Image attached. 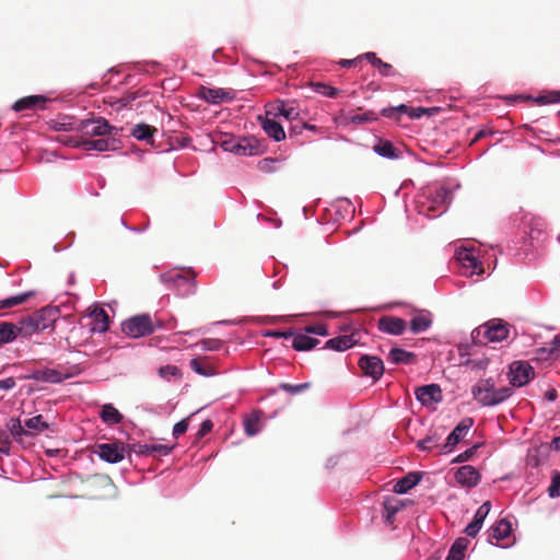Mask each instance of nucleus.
<instances>
[{
	"instance_id": "nucleus-55",
	"label": "nucleus",
	"mask_w": 560,
	"mask_h": 560,
	"mask_svg": "<svg viewBox=\"0 0 560 560\" xmlns=\"http://www.w3.org/2000/svg\"><path fill=\"white\" fill-rule=\"evenodd\" d=\"M277 163L278 160L267 158L258 162V168L262 172H271L276 170Z\"/></svg>"
},
{
	"instance_id": "nucleus-11",
	"label": "nucleus",
	"mask_w": 560,
	"mask_h": 560,
	"mask_svg": "<svg viewBox=\"0 0 560 560\" xmlns=\"http://www.w3.org/2000/svg\"><path fill=\"white\" fill-rule=\"evenodd\" d=\"M377 328L382 332L400 336L407 329V322L400 317L385 315L378 318Z\"/></svg>"
},
{
	"instance_id": "nucleus-20",
	"label": "nucleus",
	"mask_w": 560,
	"mask_h": 560,
	"mask_svg": "<svg viewBox=\"0 0 560 560\" xmlns=\"http://www.w3.org/2000/svg\"><path fill=\"white\" fill-rule=\"evenodd\" d=\"M196 273L191 270H188L186 273L176 272L175 275H171L167 280L173 281L175 285L178 288L182 285H186L185 294H194L196 292Z\"/></svg>"
},
{
	"instance_id": "nucleus-38",
	"label": "nucleus",
	"mask_w": 560,
	"mask_h": 560,
	"mask_svg": "<svg viewBox=\"0 0 560 560\" xmlns=\"http://www.w3.org/2000/svg\"><path fill=\"white\" fill-rule=\"evenodd\" d=\"M8 430L10 431V434L16 440L21 441L23 435L27 434V431L25 430V427L21 424V421L16 418L10 419L8 422Z\"/></svg>"
},
{
	"instance_id": "nucleus-51",
	"label": "nucleus",
	"mask_w": 560,
	"mask_h": 560,
	"mask_svg": "<svg viewBox=\"0 0 560 560\" xmlns=\"http://www.w3.org/2000/svg\"><path fill=\"white\" fill-rule=\"evenodd\" d=\"M149 448L150 455L158 454L159 456H166L172 452L173 446H167L164 444H149Z\"/></svg>"
},
{
	"instance_id": "nucleus-13",
	"label": "nucleus",
	"mask_w": 560,
	"mask_h": 560,
	"mask_svg": "<svg viewBox=\"0 0 560 560\" xmlns=\"http://www.w3.org/2000/svg\"><path fill=\"white\" fill-rule=\"evenodd\" d=\"M268 114L273 117H283L285 120H294L299 117V110L293 103H288L282 100H277L267 104Z\"/></svg>"
},
{
	"instance_id": "nucleus-35",
	"label": "nucleus",
	"mask_w": 560,
	"mask_h": 560,
	"mask_svg": "<svg viewBox=\"0 0 560 560\" xmlns=\"http://www.w3.org/2000/svg\"><path fill=\"white\" fill-rule=\"evenodd\" d=\"M459 260L464 264L466 268L471 269L472 273L481 275L483 272L481 262L472 256V254L468 250L459 254Z\"/></svg>"
},
{
	"instance_id": "nucleus-62",
	"label": "nucleus",
	"mask_w": 560,
	"mask_h": 560,
	"mask_svg": "<svg viewBox=\"0 0 560 560\" xmlns=\"http://www.w3.org/2000/svg\"><path fill=\"white\" fill-rule=\"evenodd\" d=\"M15 384L16 383L13 377L0 380V389H4V390L11 389L15 386Z\"/></svg>"
},
{
	"instance_id": "nucleus-54",
	"label": "nucleus",
	"mask_w": 560,
	"mask_h": 560,
	"mask_svg": "<svg viewBox=\"0 0 560 560\" xmlns=\"http://www.w3.org/2000/svg\"><path fill=\"white\" fill-rule=\"evenodd\" d=\"M478 447H479V445L476 444L472 447H470V448L466 450L465 452L460 453L459 455H457L453 459V463H464V462L469 460L476 454Z\"/></svg>"
},
{
	"instance_id": "nucleus-43",
	"label": "nucleus",
	"mask_w": 560,
	"mask_h": 560,
	"mask_svg": "<svg viewBox=\"0 0 560 560\" xmlns=\"http://www.w3.org/2000/svg\"><path fill=\"white\" fill-rule=\"evenodd\" d=\"M152 149L160 150L162 152L185 148L188 142H176L177 145H173V142H148Z\"/></svg>"
},
{
	"instance_id": "nucleus-60",
	"label": "nucleus",
	"mask_w": 560,
	"mask_h": 560,
	"mask_svg": "<svg viewBox=\"0 0 560 560\" xmlns=\"http://www.w3.org/2000/svg\"><path fill=\"white\" fill-rule=\"evenodd\" d=\"M202 346L206 350H219L222 341L219 339H206L202 340Z\"/></svg>"
},
{
	"instance_id": "nucleus-46",
	"label": "nucleus",
	"mask_w": 560,
	"mask_h": 560,
	"mask_svg": "<svg viewBox=\"0 0 560 560\" xmlns=\"http://www.w3.org/2000/svg\"><path fill=\"white\" fill-rule=\"evenodd\" d=\"M126 451L128 456H130L131 453H136L137 455H150L149 444H127Z\"/></svg>"
},
{
	"instance_id": "nucleus-14",
	"label": "nucleus",
	"mask_w": 560,
	"mask_h": 560,
	"mask_svg": "<svg viewBox=\"0 0 560 560\" xmlns=\"http://www.w3.org/2000/svg\"><path fill=\"white\" fill-rule=\"evenodd\" d=\"M198 97L212 105H219L225 101L232 100V94L221 88H206L201 86L198 92Z\"/></svg>"
},
{
	"instance_id": "nucleus-45",
	"label": "nucleus",
	"mask_w": 560,
	"mask_h": 560,
	"mask_svg": "<svg viewBox=\"0 0 560 560\" xmlns=\"http://www.w3.org/2000/svg\"><path fill=\"white\" fill-rule=\"evenodd\" d=\"M548 494L550 498L560 497V472L555 470L552 472L551 483L548 488Z\"/></svg>"
},
{
	"instance_id": "nucleus-56",
	"label": "nucleus",
	"mask_w": 560,
	"mask_h": 560,
	"mask_svg": "<svg viewBox=\"0 0 560 560\" xmlns=\"http://www.w3.org/2000/svg\"><path fill=\"white\" fill-rule=\"evenodd\" d=\"M10 434L5 431H0V453L8 455L10 452Z\"/></svg>"
},
{
	"instance_id": "nucleus-58",
	"label": "nucleus",
	"mask_w": 560,
	"mask_h": 560,
	"mask_svg": "<svg viewBox=\"0 0 560 560\" xmlns=\"http://www.w3.org/2000/svg\"><path fill=\"white\" fill-rule=\"evenodd\" d=\"M305 331L307 334H314V335H319V336H326L328 335V331H327V328L325 325H322V324H318V325H312V326H306L305 327Z\"/></svg>"
},
{
	"instance_id": "nucleus-59",
	"label": "nucleus",
	"mask_w": 560,
	"mask_h": 560,
	"mask_svg": "<svg viewBox=\"0 0 560 560\" xmlns=\"http://www.w3.org/2000/svg\"><path fill=\"white\" fill-rule=\"evenodd\" d=\"M57 155H60L62 156L63 159H68L69 156L67 155L66 152H63L62 150H57V151H51V152H44L42 153L39 160L40 161H44V162H51L52 161V158L54 156H57Z\"/></svg>"
},
{
	"instance_id": "nucleus-21",
	"label": "nucleus",
	"mask_w": 560,
	"mask_h": 560,
	"mask_svg": "<svg viewBox=\"0 0 560 560\" xmlns=\"http://www.w3.org/2000/svg\"><path fill=\"white\" fill-rule=\"evenodd\" d=\"M511 523L504 518L497 522L491 528L489 529V536L488 539L491 544H493V539L495 540V544L498 545L501 540L509 537L511 534Z\"/></svg>"
},
{
	"instance_id": "nucleus-9",
	"label": "nucleus",
	"mask_w": 560,
	"mask_h": 560,
	"mask_svg": "<svg viewBox=\"0 0 560 560\" xmlns=\"http://www.w3.org/2000/svg\"><path fill=\"white\" fill-rule=\"evenodd\" d=\"M472 425V418H464L448 434L445 444H443L441 447V452H451L467 435Z\"/></svg>"
},
{
	"instance_id": "nucleus-15",
	"label": "nucleus",
	"mask_w": 560,
	"mask_h": 560,
	"mask_svg": "<svg viewBox=\"0 0 560 560\" xmlns=\"http://www.w3.org/2000/svg\"><path fill=\"white\" fill-rule=\"evenodd\" d=\"M417 399L424 406L442 400V390L438 384L423 385L416 389Z\"/></svg>"
},
{
	"instance_id": "nucleus-26",
	"label": "nucleus",
	"mask_w": 560,
	"mask_h": 560,
	"mask_svg": "<svg viewBox=\"0 0 560 560\" xmlns=\"http://www.w3.org/2000/svg\"><path fill=\"white\" fill-rule=\"evenodd\" d=\"M46 103V98L42 95H30L16 101L12 108L15 112H21L30 108H43V104Z\"/></svg>"
},
{
	"instance_id": "nucleus-39",
	"label": "nucleus",
	"mask_w": 560,
	"mask_h": 560,
	"mask_svg": "<svg viewBox=\"0 0 560 560\" xmlns=\"http://www.w3.org/2000/svg\"><path fill=\"white\" fill-rule=\"evenodd\" d=\"M190 368L202 376H210L213 374V369L206 361L201 359H192L190 361Z\"/></svg>"
},
{
	"instance_id": "nucleus-30",
	"label": "nucleus",
	"mask_w": 560,
	"mask_h": 560,
	"mask_svg": "<svg viewBox=\"0 0 560 560\" xmlns=\"http://www.w3.org/2000/svg\"><path fill=\"white\" fill-rule=\"evenodd\" d=\"M319 340L307 335L298 334L293 338L292 347L296 351H308L318 345Z\"/></svg>"
},
{
	"instance_id": "nucleus-50",
	"label": "nucleus",
	"mask_w": 560,
	"mask_h": 560,
	"mask_svg": "<svg viewBox=\"0 0 560 560\" xmlns=\"http://www.w3.org/2000/svg\"><path fill=\"white\" fill-rule=\"evenodd\" d=\"M192 415H190L189 417L180 420L179 422H177L174 427H173V436L175 439H178L180 435H183L187 429H188V425H189V419Z\"/></svg>"
},
{
	"instance_id": "nucleus-32",
	"label": "nucleus",
	"mask_w": 560,
	"mask_h": 560,
	"mask_svg": "<svg viewBox=\"0 0 560 560\" xmlns=\"http://www.w3.org/2000/svg\"><path fill=\"white\" fill-rule=\"evenodd\" d=\"M101 418L107 424H117L121 422L122 415L112 404H105L101 411Z\"/></svg>"
},
{
	"instance_id": "nucleus-52",
	"label": "nucleus",
	"mask_w": 560,
	"mask_h": 560,
	"mask_svg": "<svg viewBox=\"0 0 560 560\" xmlns=\"http://www.w3.org/2000/svg\"><path fill=\"white\" fill-rule=\"evenodd\" d=\"M498 133H499V131L497 129H494L493 127L485 126L476 132V135L474 136V138L471 140H481L483 138L494 137Z\"/></svg>"
},
{
	"instance_id": "nucleus-18",
	"label": "nucleus",
	"mask_w": 560,
	"mask_h": 560,
	"mask_svg": "<svg viewBox=\"0 0 560 560\" xmlns=\"http://www.w3.org/2000/svg\"><path fill=\"white\" fill-rule=\"evenodd\" d=\"M69 377H71V374L62 373L57 369L36 370L26 376L30 380L47 383H60Z\"/></svg>"
},
{
	"instance_id": "nucleus-1",
	"label": "nucleus",
	"mask_w": 560,
	"mask_h": 560,
	"mask_svg": "<svg viewBox=\"0 0 560 560\" xmlns=\"http://www.w3.org/2000/svg\"><path fill=\"white\" fill-rule=\"evenodd\" d=\"M471 394L482 407H493L510 398L513 394V389L510 386L495 388V383L490 377L479 380L471 388Z\"/></svg>"
},
{
	"instance_id": "nucleus-53",
	"label": "nucleus",
	"mask_w": 560,
	"mask_h": 560,
	"mask_svg": "<svg viewBox=\"0 0 560 560\" xmlns=\"http://www.w3.org/2000/svg\"><path fill=\"white\" fill-rule=\"evenodd\" d=\"M397 109L400 113L408 114L411 118H420L424 113H427V109L423 107L411 108L409 112L408 106L404 104L399 105Z\"/></svg>"
},
{
	"instance_id": "nucleus-47",
	"label": "nucleus",
	"mask_w": 560,
	"mask_h": 560,
	"mask_svg": "<svg viewBox=\"0 0 560 560\" xmlns=\"http://www.w3.org/2000/svg\"><path fill=\"white\" fill-rule=\"evenodd\" d=\"M311 384L310 383H302V384H298V385H292V384H289V383H282L280 384V388L289 394H292V395H295V394H300L302 393L303 390L310 388Z\"/></svg>"
},
{
	"instance_id": "nucleus-17",
	"label": "nucleus",
	"mask_w": 560,
	"mask_h": 560,
	"mask_svg": "<svg viewBox=\"0 0 560 560\" xmlns=\"http://www.w3.org/2000/svg\"><path fill=\"white\" fill-rule=\"evenodd\" d=\"M491 510L490 501L483 502L475 513L474 520L466 526L465 533L469 537H476L482 527L485 518Z\"/></svg>"
},
{
	"instance_id": "nucleus-36",
	"label": "nucleus",
	"mask_w": 560,
	"mask_h": 560,
	"mask_svg": "<svg viewBox=\"0 0 560 560\" xmlns=\"http://www.w3.org/2000/svg\"><path fill=\"white\" fill-rule=\"evenodd\" d=\"M451 202V191L444 187H440L434 191L432 198V206L430 209H435L436 207H445Z\"/></svg>"
},
{
	"instance_id": "nucleus-40",
	"label": "nucleus",
	"mask_w": 560,
	"mask_h": 560,
	"mask_svg": "<svg viewBox=\"0 0 560 560\" xmlns=\"http://www.w3.org/2000/svg\"><path fill=\"white\" fill-rule=\"evenodd\" d=\"M24 427L35 432H43L44 430L48 429L49 425L43 420V416L38 415L27 419L24 422Z\"/></svg>"
},
{
	"instance_id": "nucleus-48",
	"label": "nucleus",
	"mask_w": 560,
	"mask_h": 560,
	"mask_svg": "<svg viewBox=\"0 0 560 560\" xmlns=\"http://www.w3.org/2000/svg\"><path fill=\"white\" fill-rule=\"evenodd\" d=\"M314 89L317 93L326 96V97H336L338 95V90L334 86L324 84V83H316L314 85Z\"/></svg>"
},
{
	"instance_id": "nucleus-3",
	"label": "nucleus",
	"mask_w": 560,
	"mask_h": 560,
	"mask_svg": "<svg viewBox=\"0 0 560 560\" xmlns=\"http://www.w3.org/2000/svg\"><path fill=\"white\" fill-rule=\"evenodd\" d=\"M510 325L502 319H491L475 328L471 338L476 345L500 342L509 337Z\"/></svg>"
},
{
	"instance_id": "nucleus-10",
	"label": "nucleus",
	"mask_w": 560,
	"mask_h": 560,
	"mask_svg": "<svg viewBox=\"0 0 560 560\" xmlns=\"http://www.w3.org/2000/svg\"><path fill=\"white\" fill-rule=\"evenodd\" d=\"M358 365L364 375L372 377L374 381H377L383 376L384 363L376 355H362L359 359Z\"/></svg>"
},
{
	"instance_id": "nucleus-16",
	"label": "nucleus",
	"mask_w": 560,
	"mask_h": 560,
	"mask_svg": "<svg viewBox=\"0 0 560 560\" xmlns=\"http://www.w3.org/2000/svg\"><path fill=\"white\" fill-rule=\"evenodd\" d=\"M479 471L470 465L462 466L455 472V480L463 487L472 488L480 481Z\"/></svg>"
},
{
	"instance_id": "nucleus-4",
	"label": "nucleus",
	"mask_w": 560,
	"mask_h": 560,
	"mask_svg": "<svg viewBox=\"0 0 560 560\" xmlns=\"http://www.w3.org/2000/svg\"><path fill=\"white\" fill-rule=\"evenodd\" d=\"M159 327H161V322L152 318L149 314L135 315L124 320L121 324L122 332L131 338L151 335Z\"/></svg>"
},
{
	"instance_id": "nucleus-22",
	"label": "nucleus",
	"mask_w": 560,
	"mask_h": 560,
	"mask_svg": "<svg viewBox=\"0 0 560 560\" xmlns=\"http://www.w3.org/2000/svg\"><path fill=\"white\" fill-rule=\"evenodd\" d=\"M21 337L18 323L0 322V346L11 343Z\"/></svg>"
},
{
	"instance_id": "nucleus-2",
	"label": "nucleus",
	"mask_w": 560,
	"mask_h": 560,
	"mask_svg": "<svg viewBox=\"0 0 560 560\" xmlns=\"http://www.w3.org/2000/svg\"><path fill=\"white\" fill-rule=\"evenodd\" d=\"M55 308H42L31 315L22 317L18 322L22 338H28L50 327L56 320Z\"/></svg>"
},
{
	"instance_id": "nucleus-23",
	"label": "nucleus",
	"mask_w": 560,
	"mask_h": 560,
	"mask_svg": "<svg viewBox=\"0 0 560 560\" xmlns=\"http://www.w3.org/2000/svg\"><path fill=\"white\" fill-rule=\"evenodd\" d=\"M417 355L413 352L406 351L395 347L387 354V360L393 364H413Z\"/></svg>"
},
{
	"instance_id": "nucleus-34",
	"label": "nucleus",
	"mask_w": 560,
	"mask_h": 560,
	"mask_svg": "<svg viewBox=\"0 0 560 560\" xmlns=\"http://www.w3.org/2000/svg\"><path fill=\"white\" fill-rule=\"evenodd\" d=\"M373 150L381 156L388 159H397L401 152L393 145V142H377Z\"/></svg>"
},
{
	"instance_id": "nucleus-27",
	"label": "nucleus",
	"mask_w": 560,
	"mask_h": 560,
	"mask_svg": "<svg viewBox=\"0 0 560 560\" xmlns=\"http://www.w3.org/2000/svg\"><path fill=\"white\" fill-rule=\"evenodd\" d=\"M37 294L35 290L25 291L16 295L0 300V310L12 308L27 302Z\"/></svg>"
},
{
	"instance_id": "nucleus-41",
	"label": "nucleus",
	"mask_w": 560,
	"mask_h": 560,
	"mask_svg": "<svg viewBox=\"0 0 560 560\" xmlns=\"http://www.w3.org/2000/svg\"><path fill=\"white\" fill-rule=\"evenodd\" d=\"M244 430L248 436L259 432V416L257 413H253L244 420Z\"/></svg>"
},
{
	"instance_id": "nucleus-33",
	"label": "nucleus",
	"mask_w": 560,
	"mask_h": 560,
	"mask_svg": "<svg viewBox=\"0 0 560 560\" xmlns=\"http://www.w3.org/2000/svg\"><path fill=\"white\" fill-rule=\"evenodd\" d=\"M155 131L156 129L151 127L150 125L138 124L130 129V135L136 140H151L154 137Z\"/></svg>"
},
{
	"instance_id": "nucleus-25",
	"label": "nucleus",
	"mask_w": 560,
	"mask_h": 560,
	"mask_svg": "<svg viewBox=\"0 0 560 560\" xmlns=\"http://www.w3.org/2000/svg\"><path fill=\"white\" fill-rule=\"evenodd\" d=\"M422 479L421 472H409L401 479H399L394 486V492L406 493L413 487H416Z\"/></svg>"
},
{
	"instance_id": "nucleus-61",
	"label": "nucleus",
	"mask_w": 560,
	"mask_h": 560,
	"mask_svg": "<svg viewBox=\"0 0 560 560\" xmlns=\"http://www.w3.org/2000/svg\"><path fill=\"white\" fill-rule=\"evenodd\" d=\"M376 68L378 72L384 77H389L392 74V65L384 62L383 60L377 61Z\"/></svg>"
},
{
	"instance_id": "nucleus-49",
	"label": "nucleus",
	"mask_w": 560,
	"mask_h": 560,
	"mask_svg": "<svg viewBox=\"0 0 560 560\" xmlns=\"http://www.w3.org/2000/svg\"><path fill=\"white\" fill-rule=\"evenodd\" d=\"M159 375L163 378L180 377V370L176 365H164L159 369Z\"/></svg>"
},
{
	"instance_id": "nucleus-64",
	"label": "nucleus",
	"mask_w": 560,
	"mask_h": 560,
	"mask_svg": "<svg viewBox=\"0 0 560 560\" xmlns=\"http://www.w3.org/2000/svg\"><path fill=\"white\" fill-rule=\"evenodd\" d=\"M359 58H365L366 60H369L375 68L377 66V61H381V59L376 56L375 52H365L363 54L362 56H360Z\"/></svg>"
},
{
	"instance_id": "nucleus-8",
	"label": "nucleus",
	"mask_w": 560,
	"mask_h": 560,
	"mask_svg": "<svg viewBox=\"0 0 560 560\" xmlns=\"http://www.w3.org/2000/svg\"><path fill=\"white\" fill-rule=\"evenodd\" d=\"M94 453L97 454L101 459L110 464H116L125 458L127 451L126 445L122 442H113L95 445Z\"/></svg>"
},
{
	"instance_id": "nucleus-31",
	"label": "nucleus",
	"mask_w": 560,
	"mask_h": 560,
	"mask_svg": "<svg viewBox=\"0 0 560 560\" xmlns=\"http://www.w3.org/2000/svg\"><path fill=\"white\" fill-rule=\"evenodd\" d=\"M68 148H82L85 151H108L116 150L115 147H109L110 142H62Z\"/></svg>"
},
{
	"instance_id": "nucleus-44",
	"label": "nucleus",
	"mask_w": 560,
	"mask_h": 560,
	"mask_svg": "<svg viewBox=\"0 0 560 560\" xmlns=\"http://www.w3.org/2000/svg\"><path fill=\"white\" fill-rule=\"evenodd\" d=\"M79 122L71 121L63 118L62 120L52 121V128L57 131H72L78 130Z\"/></svg>"
},
{
	"instance_id": "nucleus-37",
	"label": "nucleus",
	"mask_w": 560,
	"mask_h": 560,
	"mask_svg": "<svg viewBox=\"0 0 560 560\" xmlns=\"http://www.w3.org/2000/svg\"><path fill=\"white\" fill-rule=\"evenodd\" d=\"M95 326L93 330L105 332L109 327V317L103 308L95 310L93 312Z\"/></svg>"
},
{
	"instance_id": "nucleus-28",
	"label": "nucleus",
	"mask_w": 560,
	"mask_h": 560,
	"mask_svg": "<svg viewBox=\"0 0 560 560\" xmlns=\"http://www.w3.org/2000/svg\"><path fill=\"white\" fill-rule=\"evenodd\" d=\"M468 545H469V540L467 538H464V537L457 538L453 542V545L448 551V555L446 557V560H463Z\"/></svg>"
},
{
	"instance_id": "nucleus-7",
	"label": "nucleus",
	"mask_w": 560,
	"mask_h": 560,
	"mask_svg": "<svg viewBox=\"0 0 560 560\" xmlns=\"http://www.w3.org/2000/svg\"><path fill=\"white\" fill-rule=\"evenodd\" d=\"M535 376L533 366L525 361H514L510 364L509 381L514 387L526 385Z\"/></svg>"
},
{
	"instance_id": "nucleus-29",
	"label": "nucleus",
	"mask_w": 560,
	"mask_h": 560,
	"mask_svg": "<svg viewBox=\"0 0 560 560\" xmlns=\"http://www.w3.org/2000/svg\"><path fill=\"white\" fill-rule=\"evenodd\" d=\"M432 325V318L430 314H418L410 320V330L413 334H420L429 329Z\"/></svg>"
},
{
	"instance_id": "nucleus-19",
	"label": "nucleus",
	"mask_w": 560,
	"mask_h": 560,
	"mask_svg": "<svg viewBox=\"0 0 560 560\" xmlns=\"http://www.w3.org/2000/svg\"><path fill=\"white\" fill-rule=\"evenodd\" d=\"M359 332H352L350 335H340L326 341V349L335 351H345L355 346L359 341Z\"/></svg>"
},
{
	"instance_id": "nucleus-5",
	"label": "nucleus",
	"mask_w": 560,
	"mask_h": 560,
	"mask_svg": "<svg viewBox=\"0 0 560 560\" xmlns=\"http://www.w3.org/2000/svg\"><path fill=\"white\" fill-rule=\"evenodd\" d=\"M78 130L90 137H102L106 135L113 137L118 136L117 128L110 126L107 120L102 117L79 121Z\"/></svg>"
},
{
	"instance_id": "nucleus-63",
	"label": "nucleus",
	"mask_w": 560,
	"mask_h": 560,
	"mask_svg": "<svg viewBox=\"0 0 560 560\" xmlns=\"http://www.w3.org/2000/svg\"><path fill=\"white\" fill-rule=\"evenodd\" d=\"M267 336H272V337H276V338H284V339H288L290 337H293V332L291 330H288V331H279V330H276V331H270L267 334Z\"/></svg>"
},
{
	"instance_id": "nucleus-12",
	"label": "nucleus",
	"mask_w": 560,
	"mask_h": 560,
	"mask_svg": "<svg viewBox=\"0 0 560 560\" xmlns=\"http://www.w3.org/2000/svg\"><path fill=\"white\" fill-rule=\"evenodd\" d=\"M261 127L265 132L273 140H285V132L283 126L279 121V117L268 114V106L266 105L265 116H259Z\"/></svg>"
},
{
	"instance_id": "nucleus-42",
	"label": "nucleus",
	"mask_w": 560,
	"mask_h": 560,
	"mask_svg": "<svg viewBox=\"0 0 560 560\" xmlns=\"http://www.w3.org/2000/svg\"><path fill=\"white\" fill-rule=\"evenodd\" d=\"M440 436L436 433L428 435L418 442V447L422 451H431L439 446Z\"/></svg>"
},
{
	"instance_id": "nucleus-24",
	"label": "nucleus",
	"mask_w": 560,
	"mask_h": 560,
	"mask_svg": "<svg viewBox=\"0 0 560 560\" xmlns=\"http://www.w3.org/2000/svg\"><path fill=\"white\" fill-rule=\"evenodd\" d=\"M404 503L401 500L389 497L383 502V516L387 524H393L395 515L402 509Z\"/></svg>"
},
{
	"instance_id": "nucleus-6",
	"label": "nucleus",
	"mask_w": 560,
	"mask_h": 560,
	"mask_svg": "<svg viewBox=\"0 0 560 560\" xmlns=\"http://www.w3.org/2000/svg\"><path fill=\"white\" fill-rule=\"evenodd\" d=\"M264 142H211L212 147L210 150L217 152L218 148H221L225 152H231L235 155H257L264 152Z\"/></svg>"
},
{
	"instance_id": "nucleus-57",
	"label": "nucleus",
	"mask_w": 560,
	"mask_h": 560,
	"mask_svg": "<svg viewBox=\"0 0 560 560\" xmlns=\"http://www.w3.org/2000/svg\"><path fill=\"white\" fill-rule=\"evenodd\" d=\"M213 428V422L209 419L205 420L202 423H201V427L199 429V431L197 432L196 434V439L197 440H200L202 439L203 436H206Z\"/></svg>"
}]
</instances>
